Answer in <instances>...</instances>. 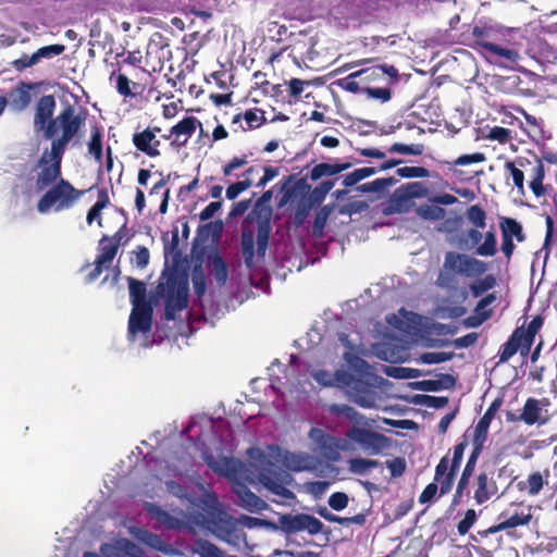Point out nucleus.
Segmentation results:
<instances>
[{
	"label": "nucleus",
	"instance_id": "1",
	"mask_svg": "<svg viewBox=\"0 0 557 557\" xmlns=\"http://www.w3.org/2000/svg\"><path fill=\"white\" fill-rule=\"evenodd\" d=\"M247 455L250 466L258 472L259 483L281 500L295 498L287 487L293 482V476L281 467L301 472L311 470L314 465L313 458L307 454L289 453L274 445L265 448L251 447Z\"/></svg>",
	"mask_w": 557,
	"mask_h": 557
},
{
	"label": "nucleus",
	"instance_id": "2",
	"mask_svg": "<svg viewBox=\"0 0 557 557\" xmlns=\"http://www.w3.org/2000/svg\"><path fill=\"white\" fill-rule=\"evenodd\" d=\"M158 521L169 529H178L182 523L197 527L237 549H240L242 545H247L246 534L239 528L238 521L225 511H211L207 516L200 512L188 513L184 517V521L172 518L164 511H159Z\"/></svg>",
	"mask_w": 557,
	"mask_h": 557
},
{
	"label": "nucleus",
	"instance_id": "3",
	"mask_svg": "<svg viewBox=\"0 0 557 557\" xmlns=\"http://www.w3.org/2000/svg\"><path fill=\"white\" fill-rule=\"evenodd\" d=\"M329 410L333 414L343 416L351 425L345 433L348 451L360 449L369 456H376L386 450L391 441L384 434L372 430L373 420L344 404H332Z\"/></svg>",
	"mask_w": 557,
	"mask_h": 557
},
{
	"label": "nucleus",
	"instance_id": "4",
	"mask_svg": "<svg viewBox=\"0 0 557 557\" xmlns=\"http://www.w3.org/2000/svg\"><path fill=\"white\" fill-rule=\"evenodd\" d=\"M208 466L215 472L225 475L232 482V490L238 498V505L245 510L257 513L268 508V504L252 493L246 483L259 482L258 472L250 465L228 457H207Z\"/></svg>",
	"mask_w": 557,
	"mask_h": 557
},
{
	"label": "nucleus",
	"instance_id": "5",
	"mask_svg": "<svg viewBox=\"0 0 557 557\" xmlns=\"http://www.w3.org/2000/svg\"><path fill=\"white\" fill-rule=\"evenodd\" d=\"M85 125V117L77 113L76 109L67 104L63 110L49 122V126L42 134L46 139L51 140L50 151L52 154H64L66 146L76 137Z\"/></svg>",
	"mask_w": 557,
	"mask_h": 557
},
{
	"label": "nucleus",
	"instance_id": "6",
	"mask_svg": "<svg viewBox=\"0 0 557 557\" xmlns=\"http://www.w3.org/2000/svg\"><path fill=\"white\" fill-rule=\"evenodd\" d=\"M83 191L74 188L67 181L61 178L38 201L37 210L47 213L51 208L54 211L70 209L81 198Z\"/></svg>",
	"mask_w": 557,
	"mask_h": 557
},
{
	"label": "nucleus",
	"instance_id": "7",
	"mask_svg": "<svg viewBox=\"0 0 557 557\" xmlns=\"http://www.w3.org/2000/svg\"><path fill=\"white\" fill-rule=\"evenodd\" d=\"M443 268L454 274L466 277H475L487 271V264L472 256L448 251L445 253Z\"/></svg>",
	"mask_w": 557,
	"mask_h": 557
},
{
	"label": "nucleus",
	"instance_id": "8",
	"mask_svg": "<svg viewBox=\"0 0 557 557\" xmlns=\"http://www.w3.org/2000/svg\"><path fill=\"white\" fill-rule=\"evenodd\" d=\"M189 286L186 280L170 277L164 286L165 319L175 320L176 313L187 307Z\"/></svg>",
	"mask_w": 557,
	"mask_h": 557
},
{
	"label": "nucleus",
	"instance_id": "9",
	"mask_svg": "<svg viewBox=\"0 0 557 557\" xmlns=\"http://www.w3.org/2000/svg\"><path fill=\"white\" fill-rule=\"evenodd\" d=\"M278 523L281 531L286 534L307 531L309 534L315 535L323 529V523L318 518L307 513L282 515L278 518Z\"/></svg>",
	"mask_w": 557,
	"mask_h": 557
},
{
	"label": "nucleus",
	"instance_id": "10",
	"mask_svg": "<svg viewBox=\"0 0 557 557\" xmlns=\"http://www.w3.org/2000/svg\"><path fill=\"white\" fill-rule=\"evenodd\" d=\"M460 246L466 249L475 247V253L481 257H493L497 252V239L494 231L484 235L476 228H470L465 238L460 239Z\"/></svg>",
	"mask_w": 557,
	"mask_h": 557
},
{
	"label": "nucleus",
	"instance_id": "11",
	"mask_svg": "<svg viewBox=\"0 0 557 557\" xmlns=\"http://www.w3.org/2000/svg\"><path fill=\"white\" fill-rule=\"evenodd\" d=\"M309 438L318 446L321 455L330 460H337L339 451H348V446L344 438H337L322 429L312 428L309 432Z\"/></svg>",
	"mask_w": 557,
	"mask_h": 557
},
{
	"label": "nucleus",
	"instance_id": "12",
	"mask_svg": "<svg viewBox=\"0 0 557 557\" xmlns=\"http://www.w3.org/2000/svg\"><path fill=\"white\" fill-rule=\"evenodd\" d=\"M63 154L54 156L52 151H44L39 160V172L36 186L39 190L47 188L61 175V161Z\"/></svg>",
	"mask_w": 557,
	"mask_h": 557
},
{
	"label": "nucleus",
	"instance_id": "13",
	"mask_svg": "<svg viewBox=\"0 0 557 557\" xmlns=\"http://www.w3.org/2000/svg\"><path fill=\"white\" fill-rule=\"evenodd\" d=\"M349 384L345 385L348 398L361 408L371 409L377 407V394L366 383L357 382L354 374H350Z\"/></svg>",
	"mask_w": 557,
	"mask_h": 557
},
{
	"label": "nucleus",
	"instance_id": "14",
	"mask_svg": "<svg viewBox=\"0 0 557 557\" xmlns=\"http://www.w3.org/2000/svg\"><path fill=\"white\" fill-rule=\"evenodd\" d=\"M151 305H135L128 320V337L134 338L137 333H148L151 330Z\"/></svg>",
	"mask_w": 557,
	"mask_h": 557
},
{
	"label": "nucleus",
	"instance_id": "15",
	"mask_svg": "<svg viewBox=\"0 0 557 557\" xmlns=\"http://www.w3.org/2000/svg\"><path fill=\"white\" fill-rule=\"evenodd\" d=\"M100 552L106 557H144L143 549L127 539L103 543L100 546Z\"/></svg>",
	"mask_w": 557,
	"mask_h": 557
},
{
	"label": "nucleus",
	"instance_id": "16",
	"mask_svg": "<svg viewBox=\"0 0 557 557\" xmlns=\"http://www.w3.org/2000/svg\"><path fill=\"white\" fill-rule=\"evenodd\" d=\"M201 123L195 116H186L176 125L172 126L169 135H163L164 139L174 138L172 145L182 147L185 146L188 139L196 132L197 127L201 128Z\"/></svg>",
	"mask_w": 557,
	"mask_h": 557
},
{
	"label": "nucleus",
	"instance_id": "17",
	"mask_svg": "<svg viewBox=\"0 0 557 557\" xmlns=\"http://www.w3.org/2000/svg\"><path fill=\"white\" fill-rule=\"evenodd\" d=\"M55 99L52 95L42 96L35 108L34 115V128L35 132H46L49 126V122L53 120V113L55 110Z\"/></svg>",
	"mask_w": 557,
	"mask_h": 557
},
{
	"label": "nucleus",
	"instance_id": "18",
	"mask_svg": "<svg viewBox=\"0 0 557 557\" xmlns=\"http://www.w3.org/2000/svg\"><path fill=\"white\" fill-rule=\"evenodd\" d=\"M344 358L350 370H352L357 382L366 383L368 386H379L382 377L375 375L371 367L362 358L350 354H345ZM349 373L351 374V372Z\"/></svg>",
	"mask_w": 557,
	"mask_h": 557
},
{
	"label": "nucleus",
	"instance_id": "19",
	"mask_svg": "<svg viewBox=\"0 0 557 557\" xmlns=\"http://www.w3.org/2000/svg\"><path fill=\"white\" fill-rule=\"evenodd\" d=\"M500 28V26H474L472 29V35L478 39V44L483 47L485 50L490 51L491 53L505 58L507 60H515L517 58V52L511 49L503 48L500 46H497L495 44L488 42V41H482L480 39L488 37L490 34L493 30H497Z\"/></svg>",
	"mask_w": 557,
	"mask_h": 557
},
{
	"label": "nucleus",
	"instance_id": "20",
	"mask_svg": "<svg viewBox=\"0 0 557 557\" xmlns=\"http://www.w3.org/2000/svg\"><path fill=\"white\" fill-rule=\"evenodd\" d=\"M129 533L136 540L157 552H161L168 556H173L177 553L175 548L165 543L158 534L148 530L133 527L129 529Z\"/></svg>",
	"mask_w": 557,
	"mask_h": 557
},
{
	"label": "nucleus",
	"instance_id": "21",
	"mask_svg": "<svg viewBox=\"0 0 557 557\" xmlns=\"http://www.w3.org/2000/svg\"><path fill=\"white\" fill-rule=\"evenodd\" d=\"M545 405L546 404L544 400H540V399L530 397L524 403L522 412L519 414V418L527 425H533V424L543 425L547 422V419L544 416V413L546 411V410H544Z\"/></svg>",
	"mask_w": 557,
	"mask_h": 557
},
{
	"label": "nucleus",
	"instance_id": "22",
	"mask_svg": "<svg viewBox=\"0 0 557 557\" xmlns=\"http://www.w3.org/2000/svg\"><path fill=\"white\" fill-rule=\"evenodd\" d=\"M159 131V128H156L154 131H151L149 128L136 133L133 136V143L135 147L148 154L149 157H157L160 154L158 150V146L160 141L156 139V132Z\"/></svg>",
	"mask_w": 557,
	"mask_h": 557
},
{
	"label": "nucleus",
	"instance_id": "23",
	"mask_svg": "<svg viewBox=\"0 0 557 557\" xmlns=\"http://www.w3.org/2000/svg\"><path fill=\"white\" fill-rule=\"evenodd\" d=\"M313 377L323 386H337L341 388H345V385L350 382V373L346 370H337L335 373L320 370L313 374Z\"/></svg>",
	"mask_w": 557,
	"mask_h": 557
},
{
	"label": "nucleus",
	"instance_id": "24",
	"mask_svg": "<svg viewBox=\"0 0 557 557\" xmlns=\"http://www.w3.org/2000/svg\"><path fill=\"white\" fill-rule=\"evenodd\" d=\"M456 472L448 468V458L443 457L435 469L434 483L440 485L441 494H447L453 486Z\"/></svg>",
	"mask_w": 557,
	"mask_h": 557
},
{
	"label": "nucleus",
	"instance_id": "25",
	"mask_svg": "<svg viewBox=\"0 0 557 557\" xmlns=\"http://www.w3.org/2000/svg\"><path fill=\"white\" fill-rule=\"evenodd\" d=\"M498 405L496 403H493L491 407L486 410V412L483 414V417L479 420V422L475 425L474 429V436H473V446H480L483 447L486 437L488 428L491 425V421L497 410Z\"/></svg>",
	"mask_w": 557,
	"mask_h": 557
},
{
	"label": "nucleus",
	"instance_id": "26",
	"mask_svg": "<svg viewBox=\"0 0 557 557\" xmlns=\"http://www.w3.org/2000/svg\"><path fill=\"white\" fill-rule=\"evenodd\" d=\"M496 493L495 483L485 472L476 478V488L474 491V499L478 505L486 503Z\"/></svg>",
	"mask_w": 557,
	"mask_h": 557
},
{
	"label": "nucleus",
	"instance_id": "27",
	"mask_svg": "<svg viewBox=\"0 0 557 557\" xmlns=\"http://www.w3.org/2000/svg\"><path fill=\"white\" fill-rule=\"evenodd\" d=\"M502 237L516 239L518 243H522L525 239L522 225L515 219L503 218L499 223Z\"/></svg>",
	"mask_w": 557,
	"mask_h": 557
},
{
	"label": "nucleus",
	"instance_id": "28",
	"mask_svg": "<svg viewBox=\"0 0 557 557\" xmlns=\"http://www.w3.org/2000/svg\"><path fill=\"white\" fill-rule=\"evenodd\" d=\"M191 552L199 557H225L222 549L203 539H197L193 542Z\"/></svg>",
	"mask_w": 557,
	"mask_h": 557
},
{
	"label": "nucleus",
	"instance_id": "29",
	"mask_svg": "<svg viewBox=\"0 0 557 557\" xmlns=\"http://www.w3.org/2000/svg\"><path fill=\"white\" fill-rule=\"evenodd\" d=\"M351 166L350 163H319L311 171V178L313 181L319 180L323 176H332L343 171L348 170Z\"/></svg>",
	"mask_w": 557,
	"mask_h": 557
},
{
	"label": "nucleus",
	"instance_id": "30",
	"mask_svg": "<svg viewBox=\"0 0 557 557\" xmlns=\"http://www.w3.org/2000/svg\"><path fill=\"white\" fill-rule=\"evenodd\" d=\"M520 335L521 329H517L509 337V339L503 345L499 355V362H507L517 354L519 347L523 346V339Z\"/></svg>",
	"mask_w": 557,
	"mask_h": 557
},
{
	"label": "nucleus",
	"instance_id": "31",
	"mask_svg": "<svg viewBox=\"0 0 557 557\" xmlns=\"http://www.w3.org/2000/svg\"><path fill=\"white\" fill-rule=\"evenodd\" d=\"M348 471L352 474L357 475H367L371 469L380 466V461L375 459H367V458H350L347 461Z\"/></svg>",
	"mask_w": 557,
	"mask_h": 557
},
{
	"label": "nucleus",
	"instance_id": "32",
	"mask_svg": "<svg viewBox=\"0 0 557 557\" xmlns=\"http://www.w3.org/2000/svg\"><path fill=\"white\" fill-rule=\"evenodd\" d=\"M532 516L530 513H515L511 517L499 522L497 525H493L487 530V533H496L505 529L516 528L518 525H525L530 522Z\"/></svg>",
	"mask_w": 557,
	"mask_h": 557
},
{
	"label": "nucleus",
	"instance_id": "33",
	"mask_svg": "<svg viewBox=\"0 0 557 557\" xmlns=\"http://www.w3.org/2000/svg\"><path fill=\"white\" fill-rule=\"evenodd\" d=\"M32 101V96L28 87H20L11 92L10 106L15 111L25 110Z\"/></svg>",
	"mask_w": 557,
	"mask_h": 557
},
{
	"label": "nucleus",
	"instance_id": "34",
	"mask_svg": "<svg viewBox=\"0 0 557 557\" xmlns=\"http://www.w3.org/2000/svg\"><path fill=\"white\" fill-rule=\"evenodd\" d=\"M128 285H129V297H131V302L133 305V308H135V305H150L146 300L145 283L129 277Z\"/></svg>",
	"mask_w": 557,
	"mask_h": 557
},
{
	"label": "nucleus",
	"instance_id": "35",
	"mask_svg": "<svg viewBox=\"0 0 557 557\" xmlns=\"http://www.w3.org/2000/svg\"><path fill=\"white\" fill-rule=\"evenodd\" d=\"M100 245L101 253L98 256L97 262L108 268L116 255L117 244L113 239L104 238L101 240Z\"/></svg>",
	"mask_w": 557,
	"mask_h": 557
},
{
	"label": "nucleus",
	"instance_id": "36",
	"mask_svg": "<svg viewBox=\"0 0 557 557\" xmlns=\"http://www.w3.org/2000/svg\"><path fill=\"white\" fill-rule=\"evenodd\" d=\"M417 214L429 221H440L445 218V210L435 203L421 205L417 208Z\"/></svg>",
	"mask_w": 557,
	"mask_h": 557
},
{
	"label": "nucleus",
	"instance_id": "37",
	"mask_svg": "<svg viewBox=\"0 0 557 557\" xmlns=\"http://www.w3.org/2000/svg\"><path fill=\"white\" fill-rule=\"evenodd\" d=\"M382 74H387L388 76L394 77L397 75V71L392 65H381V66L374 67L372 70L367 69V70L357 71V72L350 74V78L364 76L366 81H370L372 77H374V76L377 77V76H381Z\"/></svg>",
	"mask_w": 557,
	"mask_h": 557
},
{
	"label": "nucleus",
	"instance_id": "38",
	"mask_svg": "<svg viewBox=\"0 0 557 557\" xmlns=\"http://www.w3.org/2000/svg\"><path fill=\"white\" fill-rule=\"evenodd\" d=\"M255 237L250 232H244L242 235V252L245 263L248 268L253 264L255 257Z\"/></svg>",
	"mask_w": 557,
	"mask_h": 557
},
{
	"label": "nucleus",
	"instance_id": "39",
	"mask_svg": "<svg viewBox=\"0 0 557 557\" xmlns=\"http://www.w3.org/2000/svg\"><path fill=\"white\" fill-rule=\"evenodd\" d=\"M419 185V183H412L408 185L407 193H403L400 189L397 190L392 200L393 208H395L397 211H401L405 207V203L408 202L410 198L418 196V194L412 189Z\"/></svg>",
	"mask_w": 557,
	"mask_h": 557
},
{
	"label": "nucleus",
	"instance_id": "40",
	"mask_svg": "<svg viewBox=\"0 0 557 557\" xmlns=\"http://www.w3.org/2000/svg\"><path fill=\"white\" fill-rule=\"evenodd\" d=\"M543 325V319L541 317H535L529 323L527 331L521 330V337L523 339V346L529 349L533 344L535 334Z\"/></svg>",
	"mask_w": 557,
	"mask_h": 557
},
{
	"label": "nucleus",
	"instance_id": "41",
	"mask_svg": "<svg viewBox=\"0 0 557 557\" xmlns=\"http://www.w3.org/2000/svg\"><path fill=\"white\" fill-rule=\"evenodd\" d=\"M63 45H50L39 48L36 52L33 53V59L30 62L38 63L42 59H51L61 54L64 51Z\"/></svg>",
	"mask_w": 557,
	"mask_h": 557
},
{
	"label": "nucleus",
	"instance_id": "42",
	"mask_svg": "<svg viewBox=\"0 0 557 557\" xmlns=\"http://www.w3.org/2000/svg\"><path fill=\"white\" fill-rule=\"evenodd\" d=\"M453 352H424L417 358V363L421 364H435L442 363L450 360L453 358Z\"/></svg>",
	"mask_w": 557,
	"mask_h": 557
},
{
	"label": "nucleus",
	"instance_id": "43",
	"mask_svg": "<svg viewBox=\"0 0 557 557\" xmlns=\"http://www.w3.org/2000/svg\"><path fill=\"white\" fill-rule=\"evenodd\" d=\"M395 183V180L389 178H377L370 183L362 184L357 187L358 191L361 193H379L387 188L388 186L393 185Z\"/></svg>",
	"mask_w": 557,
	"mask_h": 557
},
{
	"label": "nucleus",
	"instance_id": "44",
	"mask_svg": "<svg viewBox=\"0 0 557 557\" xmlns=\"http://www.w3.org/2000/svg\"><path fill=\"white\" fill-rule=\"evenodd\" d=\"M467 219L478 228H484L486 225V213L481 207L476 205L471 206L467 210Z\"/></svg>",
	"mask_w": 557,
	"mask_h": 557
},
{
	"label": "nucleus",
	"instance_id": "45",
	"mask_svg": "<svg viewBox=\"0 0 557 557\" xmlns=\"http://www.w3.org/2000/svg\"><path fill=\"white\" fill-rule=\"evenodd\" d=\"M482 448L483 447H480V446H474L473 447V450L467 461V465L462 471V474H461V478H460V482H462V484H468L469 483V480L473 473V470H474V467H475V463H476V460H478V457L479 455L481 454L482 451Z\"/></svg>",
	"mask_w": 557,
	"mask_h": 557
},
{
	"label": "nucleus",
	"instance_id": "46",
	"mask_svg": "<svg viewBox=\"0 0 557 557\" xmlns=\"http://www.w3.org/2000/svg\"><path fill=\"white\" fill-rule=\"evenodd\" d=\"M88 152L94 156L97 161H101L102 158V143L101 134L95 128L91 131L90 140L88 143Z\"/></svg>",
	"mask_w": 557,
	"mask_h": 557
},
{
	"label": "nucleus",
	"instance_id": "47",
	"mask_svg": "<svg viewBox=\"0 0 557 557\" xmlns=\"http://www.w3.org/2000/svg\"><path fill=\"white\" fill-rule=\"evenodd\" d=\"M485 156L482 152H475L471 154H462L453 161L455 166H467L473 163H482L485 161Z\"/></svg>",
	"mask_w": 557,
	"mask_h": 557
},
{
	"label": "nucleus",
	"instance_id": "48",
	"mask_svg": "<svg viewBox=\"0 0 557 557\" xmlns=\"http://www.w3.org/2000/svg\"><path fill=\"white\" fill-rule=\"evenodd\" d=\"M505 169L511 175L513 184L518 188V190L523 193V188H524V185H523L524 174H523V172L520 169L516 168L515 163L511 162V161L506 162Z\"/></svg>",
	"mask_w": 557,
	"mask_h": 557
},
{
	"label": "nucleus",
	"instance_id": "49",
	"mask_svg": "<svg viewBox=\"0 0 557 557\" xmlns=\"http://www.w3.org/2000/svg\"><path fill=\"white\" fill-rule=\"evenodd\" d=\"M269 243V228L265 226H260L258 228L256 245H257V253L259 257H263L265 255Z\"/></svg>",
	"mask_w": 557,
	"mask_h": 557
},
{
	"label": "nucleus",
	"instance_id": "50",
	"mask_svg": "<svg viewBox=\"0 0 557 557\" xmlns=\"http://www.w3.org/2000/svg\"><path fill=\"white\" fill-rule=\"evenodd\" d=\"M213 275L216 282L223 285L227 280V269L224 261L220 257H215L212 261Z\"/></svg>",
	"mask_w": 557,
	"mask_h": 557
},
{
	"label": "nucleus",
	"instance_id": "51",
	"mask_svg": "<svg viewBox=\"0 0 557 557\" xmlns=\"http://www.w3.org/2000/svg\"><path fill=\"white\" fill-rule=\"evenodd\" d=\"M476 520V512L474 509H468L465 518L458 523L457 530L460 535H465L469 532Z\"/></svg>",
	"mask_w": 557,
	"mask_h": 557
},
{
	"label": "nucleus",
	"instance_id": "52",
	"mask_svg": "<svg viewBox=\"0 0 557 557\" xmlns=\"http://www.w3.org/2000/svg\"><path fill=\"white\" fill-rule=\"evenodd\" d=\"M544 485L543 476L540 472H534L528 478V493L537 495Z\"/></svg>",
	"mask_w": 557,
	"mask_h": 557
},
{
	"label": "nucleus",
	"instance_id": "53",
	"mask_svg": "<svg viewBox=\"0 0 557 557\" xmlns=\"http://www.w3.org/2000/svg\"><path fill=\"white\" fill-rule=\"evenodd\" d=\"M386 373L398 379H416L419 377V370L410 368H389Z\"/></svg>",
	"mask_w": 557,
	"mask_h": 557
},
{
	"label": "nucleus",
	"instance_id": "54",
	"mask_svg": "<svg viewBox=\"0 0 557 557\" xmlns=\"http://www.w3.org/2000/svg\"><path fill=\"white\" fill-rule=\"evenodd\" d=\"M329 505L334 510H343L348 505V496L342 492L333 493L329 498Z\"/></svg>",
	"mask_w": 557,
	"mask_h": 557
},
{
	"label": "nucleus",
	"instance_id": "55",
	"mask_svg": "<svg viewBox=\"0 0 557 557\" xmlns=\"http://www.w3.org/2000/svg\"><path fill=\"white\" fill-rule=\"evenodd\" d=\"M466 447H467L466 442L459 443L455 446L451 463H450V466L448 465V468L451 469L453 472L458 471V469L461 465L462 458H463Z\"/></svg>",
	"mask_w": 557,
	"mask_h": 557
},
{
	"label": "nucleus",
	"instance_id": "56",
	"mask_svg": "<svg viewBox=\"0 0 557 557\" xmlns=\"http://www.w3.org/2000/svg\"><path fill=\"white\" fill-rule=\"evenodd\" d=\"M389 151L403 153V154L417 156L422 152V149L419 145H404V144L396 143L389 148Z\"/></svg>",
	"mask_w": 557,
	"mask_h": 557
},
{
	"label": "nucleus",
	"instance_id": "57",
	"mask_svg": "<svg viewBox=\"0 0 557 557\" xmlns=\"http://www.w3.org/2000/svg\"><path fill=\"white\" fill-rule=\"evenodd\" d=\"M386 466L389 469L391 475L393 478L400 476L406 469V462L403 458H394L392 460H387Z\"/></svg>",
	"mask_w": 557,
	"mask_h": 557
},
{
	"label": "nucleus",
	"instance_id": "58",
	"mask_svg": "<svg viewBox=\"0 0 557 557\" xmlns=\"http://www.w3.org/2000/svg\"><path fill=\"white\" fill-rule=\"evenodd\" d=\"M455 276L454 273L446 271L443 269V271L440 272L437 278H436V285L441 288H454L455 287Z\"/></svg>",
	"mask_w": 557,
	"mask_h": 557
},
{
	"label": "nucleus",
	"instance_id": "59",
	"mask_svg": "<svg viewBox=\"0 0 557 557\" xmlns=\"http://www.w3.org/2000/svg\"><path fill=\"white\" fill-rule=\"evenodd\" d=\"M135 258L134 262L138 268H146L149 263L150 253L148 248L139 246L136 251H134Z\"/></svg>",
	"mask_w": 557,
	"mask_h": 557
},
{
	"label": "nucleus",
	"instance_id": "60",
	"mask_svg": "<svg viewBox=\"0 0 557 557\" xmlns=\"http://www.w3.org/2000/svg\"><path fill=\"white\" fill-rule=\"evenodd\" d=\"M115 82H116V89L120 95H122L124 97L132 95V90L129 87L131 82L124 74H117L115 76Z\"/></svg>",
	"mask_w": 557,
	"mask_h": 557
},
{
	"label": "nucleus",
	"instance_id": "61",
	"mask_svg": "<svg viewBox=\"0 0 557 557\" xmlns=\"http://www.w3.org/2000/svg\"><path fill=\"white\" fill-rule=\"evenodd\" d=\"M106 207L104 201L98 200L88 211L87 213V223L91 224L94 221L98 220V224L101 225L100 213L101 210Z\"/></svg>",
	"mask_w": 557,
	"mask_h": 557
},
{
	"label": "nucleus",
	"instance_id": "62",
	"mask_svg": "<svg viewBox=\"0 0 557 557\" xmlns=\"http://www.w3.org/2000/svg\"><path fill=\"white\" fill-rule=\"evenodd\" d=\"M366 92L368 97L379 99L382 102H386L391 99V90L388 88H367Z\"/></svg>",
	"mask_w": 557,
	"mask_h": 557
},
{
	"label": "nucleus",
	"instance_id": "63",
	"mask_svg": "<svg viewBox=\"0 0 557 557\" xmlns=\"http://www.w3.org/2000/svg\"><path fill=\"white\" fill-rule=\"evenodd\" d=\"M248 160L246 156L243 157H235L233 158L224 168L223 173L225 176H228L232 174V172L238 168L244 166L247 164Z\"/></svg>",
	"mask_w": 557,
	"mask_h": 557
},
{
	"label": "nucleus",
	"instance_id": "64",
	"mask_svg": "<svg viewBox=\"0 0 557 557\" xmlns=\"http://www.w3.org/2000/svg\"><path fill=\"white\" fill-rule=\"evenodd\" d=\"M278 175V169L267 166L263 168V176L256 184L257 188H263L269 182Z\"/></svg>",
	"mask_w": 557,
	"mask_h": 557
}]
</instances>
